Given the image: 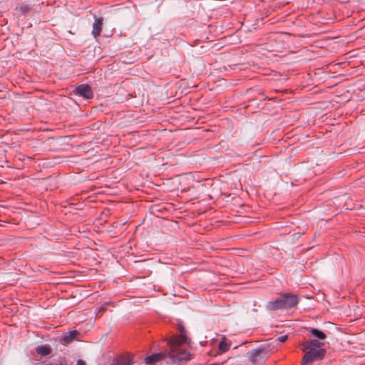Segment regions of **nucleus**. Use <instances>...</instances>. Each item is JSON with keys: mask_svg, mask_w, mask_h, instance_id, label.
Here are the masks:
<instances>
[{"mask_svg": "<svg viewBox=\"0 0 365 365\" xmlns=\"http://www.w3.org/2000/svg\"><path fill=\"white\" fill-rule=\"evenodd\" d=\"M178 329L180 334L173 336L168 339L167 346L169 347L170 361L181 365L190 360V354L183 347V345L187 341L185 329L182 324H179Z\"/></svg>", "mask_w": 365, "mask_h": 365, "instance_id": "obj_1", "label": "nucleus"}, {"mask_svg": "<svg viewBox=\"0 0 365 365\" xmlns=\"http://www.w3.org/2000/svg\"><path fill=\"white\" fill-rule=\"evenodd\" d=\"M249 360L254 364H262L269 357V350L265 346H260L247 353Z\"/></svg>", "mask_w": 365, "mask_h": 365, "instance_id": "obj_2", "label": "nucleus"}, {"mask_svg": "<svg viewBox=\"0 0 365 365\" xmlns=\"http://www.w3.org/2000/svg\"><path fill=\"white\" fill-rule=\"evenodd\" d=\"M304 355L302 361V365L311 363L315 360H320L324 358L326 350L324 349H307L304 351Z\"/></svg>", "mask_w": 365, "mask_h": 365, "instance_id": "obj_3", "label": "nucleus"}, {"mask_svg": "<svg viewBox=\"0 0 365 365\" xmlns=\"http://www.w3.org/2000/svg\"><path fill=\"white\" fill-rule=\"evenodd\" d=\"M282 300V305L284 309L293 308L299 303V298L297 295L292 293H284L280 296Z\"/></svg>", "mask_w": 365, "mask_h": 365, "instance_id": "obj_4", "label": "nucleus"}, {"mask_svg": "<svg viewBox=\"0 0 365 365\" xmlns=\"http://www.w3.org/2000/svg\"><path fill=\"white\" fill-rule=\"evenodd\" d=\"M168 359V361H167L168 364H169V363L174 364L170 359L169 349L166 351L155 353L150 356H148L145 359V363L146 364H153L158 362L163 359ZM175 364H178L177 363H175Z\"/></svg>", "mask_w": 365, "mask_h": 365, "instance_id": "obj_5", "label": "nucleus"}, {"mask_svg": "<svg viewBox=\"0 0 365 365\" xmlns=\"http://www.w3.org/2000/svg\"><path fill=\"white\" fill-rule=\"evenodd\" d=\"M75 93L86 99H91L93 97L92 88L88 84L77 86L75 88Z\"/></svg>", "mask_w": 365, "mask_h": 365, "instance_id": "obj_6", "label": "nucleus"}, {"mask_svg": "<svg viewBox=\"0 0 365 365\" xmlns=\"http://www.w3.org/2000/svg\"><path fill=\"white\" fill-rule=\"evenodd\" d=\"M133 359L130 354H125L115 357L112 365H132Z\"/></svg>", "mask_w": 365, "mask_h": 365, "instance_id": "obj_7", "label": "nucleus"}, {"mask_svg": "<svg viewBox=\"0 0 365 365\" xmlns=\"http://www.w3.org/2000/svg\"><path fill=\"white\" fill-rule=\"evenodd\" d=\"M324 343L319 341L317 339H311L302 344V351H305L307 349H323L322 346Z\"/></svg>", "mask_w": 365, "mask_h": 365, "instance_id": "obj_8", "label": "nucleus"}, {"mask_svg": "<svg viewBox=\"0 0 365 365\" xmlns=\"http://www.w3.org/2000/svg\"><path fill=\"white\" fill-rule=\"evenodd\" d=\"M94 22L93 24L92 34L95 38L101 35L103 26V19L101 17L94 16Z\"/></svg>", "mask_w": 365, "mask_h": 365, "instance_id": "obj_9", "label": "nucleus"}, {"mask_svg": "<svg viewBox=\"0 0 365 365\" xmlns=\"http://www.w3.org/2000/svg\"><path fill=\"white\" fill-rule=\"evenodd\" d=\"M78 334L77 330H71L63 334L61 339V342L63 344L71 342Z\"/></svg>", "mask_w": 365, "mask_h": 365, "instance_id": "obj_10", "label": "nucleus"}, {"mask_svg": "<svg viewBox=\"0 0 365 365\" xmlns=\"http://www.w3.org/2000/svg\"><path fill=\"white\" fill-rule=\"evenodd\" d=\"M282 300L281 297L277 298L274 301H271L267 302L266 304V309L269 311H275L278 309H283L282 305Z\"/></svg>", "mask_w": 365, "mask_h": 365, "instance_id": "obj_11", "label": "nucleus"}, {"mask_svg": "<svg viewBox=\"0 0 365 365\" xmlns=\"http://www.w3.org/2000/svg\"><path fill=\"white\" fill-rule=\"evenodd\" d=\"M36 352L41 356H48L51 353V347L48 344L38 346Z\"/></svg>", "mask_w": 365, "mask_h": 365, "instance_id": "obj_12", "label": "nucleus"}, {"mask_svg": "<svg viewBox=\"0 0 365 365\" xmlns=\"http://www.w3.org/2000/svg\"><path fill=\"white\" fill-rule=\"evenodd\" d=\"M310 333L312 336L319 340H323L327 338V335L324 332L316 328H310Z\"/></svg>", "mask_w": 365, "mask_h": 365, "instance_id": "obj_13", "label": "nucleus"}, {"mask_svg": "<svg viewBox=\"0 0 365 365\" xmlns=\"http://www.w3.org/2000/svg\"><path fill=\"white\" fill-rule=\"evenodd\" d=\"M230 347V344L226 341V339L225 337H223L219 343V346H218L219 351L220 352L223 353V352L228 351Z\"/></svg>", "mask_w": 365, "mask_h": 365, "instance_id": "obj_14", "label": "nucleus"}, {"mask_svg": "<svg viewBox=\"0 0 365 365\" xmlns=\"http://www.w3.org/2000/svg\"><path fill=\"white\" fill-rule=\"evenodd\" d=\"M18 9L22 15H26L31 10V7L29 5L24 4L21 5L19 8H18Z\"/></svg>", "mask_w": 365, "mask_h": 365, "instance_id": "obj_15", "label": "nucleus"}, {"mask_svg": "<svg viewBox=\"0 0 365 365\" xmlns=\"http://www.w3.org/2000/svg\"><path fill=\"white\" fill-rule=\"evenodd\" d=\"M57 365H68L66 359L65 357H59L57 359Z\"/></svg>", "mask_w": 365, "mask_h": 365, "instance_id": "obj_16", "label": "nucleus"}, {"mask_svg": "<svg viewBox=\"0 0 365 365\" xmlns=\"http://www.w3.org/2000/svg\"><path fill=\"white\" fill-rule=\"evenodd\" d=\"M287 338H288L287 335H282V336H279L277 339V341L283 343L287 340Z\"/></svg>", "mask_w": 365, "mask_h": 365, "instance_id": "obj_17", "label": "nucleus"}, {"mask_svg": "<svg viewBox=\"0 0 365 365\" xmlns=\"http://www.w3.org/2000/svg\"><path fill=\"white\" fill-rule=\"evenodd\" d=\"M77 365H86V363L83 359H78L77 361Z\"/></svg>", "mask_w": 365, "mask_h": 365, "instance_id": "obj_18", "label": "nucleus"}, {"mask_svg": "<svg viewBox=\"0 0 365 365\" xmlns=\"http://www.w3.org/2000/svg\"><path fill=\"white\" fill-rule=\"evenodd\" d=\"M45 365H57V360H53L50 362H47Z\"/></svg>", "mask_w": 365, "mask_h": 365, "instance_id": "obj_19", "label": "nucleus"}, {"mask_svg": "<svg viewBox=\"0 0 365 365\" xmlns=\"http://www.w3.org/2000/svg\"><path fill=\"white\" fill-rule=\"evenodd\" d=\"M106 309V306H102V307H100L98 308V312H104Z\"/></svg>", "mask_w": 365, "mask_h": 365, "instance_id": "obj_20", "label": "nucleus"}, {"mask_svg": "<svg viewBox=\"0 0 365 365\" xmlns=\"http://www.w3.org/2000/svg\"><path fill=\"white\" fill-rule=\"evenodd\" d=\"M106 304H113V303L112 302H108L105 305H106Z\"/></svg>", "mask_w": 365, "mask_h": 365, "instance_id": "obj_21", "label": "nucleus"}]
</instances>
